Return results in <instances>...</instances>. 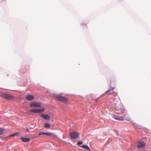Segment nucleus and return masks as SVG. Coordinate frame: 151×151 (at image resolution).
Here are the masks:
<instances>
[{
  "label": "nucleus",
  "mask_w": 151,
  "mask_h": 151,
  "mask_svg": "<svg viewBox=\"0 0 151 151\" xmlns=\"http://www.w3.org/2000/svg\"><path fill=\"white\" fill-rule=\"evenodd\" d=\"M41 116L45 120H49L50 119V117L48 115L41 114Z\"/></svg>",
  "instance_id": "obj_11"
},
{
  "label": "nucleus",
  "mask_w": 151,
  "mask_h": 151,
  "mask_svg": "<svg viewBox=\"0 0 151 151\" xmlns=\"http://www.w3.org/2000/svg\"><path fill=\"white\" fill-rule=\"evenodd\" d=\"M145 143L142 141H139L138 143L137 147L138 149H141L145 147Z\"/></svg>",
  "instance_id": "obj_6"
},
{
  "label": "nucleus",
  "mask_w": 151,
  "mask_h": 151,
  "mask_svg": "<svg viewBox=\"0 0 151 151\" xmlns=\"http://www.w3.org/2000/svg\"><path fill=\"white\" fill-rule=\"evenodd\" d=\"M114 88H115L114 87L109 88V89L105 92V93H107L109 92H110L113 90L114 89Z\"/></svg>",
  "instance_id": "obj_17"
},
{
  "label": "nucleus",
  "mask_w": 151,
  "mask_h": 151,
  "mask_svg": "<svg viewBox=\"0 0 151 151\" xmlns=\"http://www.w3.org/2000/svg\"><path fill=\"white\" fill-rule=\"evenodd\" d=\"M83 142H78L77 144L78 145H81L83 144Z\"/></svg>",
  "instance_id": "obj_20"
},
{
  "label": "nucleus",
  "mask_w": 151,
  "mask_h": 151,
  "mask_svg": "<svg viewBox=\"0 0 151 151\" xmlns=\"http://www.w3.org/2000/svg\"><path fill=\"white\" fill-rule=\"evenodd\" d=\"M116 110L117 111V113L119 114H123L125 111L124 109L122 108H119L116 109Z\"/></svg>",
  "instance_id": "obj_10"
},
{
  "label": "nucleus",
  "mask_w": 151,
  "mask_h": 151,
  "mask_svg": "<svg viewBox=\"0 0 151 151\" xmlns=\"http://www.w3.org/2000/svg\"><path fill=\"white\" fill-rule=\"evenodd\" d=\"M4 129L1 127H0V134H3L4 133Z\"/></svg>",
  "instance_id": "obj_14"
},
{
  "label": "nucleus",
  "mask_w": 151,
  "mask_h": 151,
  "mask_svg": "<svg viewBox=\"0 0 151 151\" xmlns=\"http://www.w3.org/2000/svg\"><path fill=\"white\" fill-rule=\"evenodd\" d=\"M45 110L44 109H33L30 110L29 111L30 112L40 113L43 112Z\"/></svg>",
  "instance_id": "obj_5"
},
{
  "label": "nucleus",
  "mask_w": 151,
  "mask_h": 151,
  "mask_svg": "<svg viewBox=\"0 0 151 151\" xmlns=\"http://www.w3.org/2000/svg\"><path fill=\"white\" fill-rule=\"evenodd\" d=\"M19 134V133H18V132L15 133L14 134H11V135H9V138L10 137H14L16 135H17Z\"/></svg>",
  "instance_id": "obj_15"
},
{
  "label": "nucleus",
  "mask_w": 151,
  "mask_h": 151,
  "mask_svg": "<svg viewBox=\"0 0 151 151\" xmlns=\"http://www.w3.org/2000/svg\"><path fill=\"white\" fill-rule=\"evenodd\" d=\"M50 125L48 123H46L45 124L44 127L45 128H49L50 127Z\"/></svg>",
  "instance_id": "obj_16"
},
{
  "label": "nucleus",
  "mask_w": 151,
  "mask_h": 151,
  "mask_svg": "<svg viewBox=\"0 0 151 151\" xmlns=\"http://www.w3.org/2000/svg\"><path fill=\"white\" fill-rule=\"evenodd\" d=\"M97 99H96V100L97 101Z\"/></svg>",
  "instance_id": "obj_22"
},
{
  "label": "nucleus",
  "mask_w": 151,
  "mask_h": 151,
  "mask_svg": "<svg viewBox=\"0 0 151 151\" xmlns=\"http://www.w3.org/2000/svg\"><path fill=\"white\" fill-rule=\"evenodd\" d=\"M52 133L50 132H40L38 133V135H46L47 136L52 135Z\"/></svg>",
  "instance_id": "obj_8"
},
{
  "label": "nucleus",
  "mask_w": 151,
  "mask_h": 151,
  "mask_svg": "<svg viewBox=\"0 0 151 151\" xmlns=\"http://www.w3.org/2000/svg\"><path fill=\"white\" fill-rule=\"evenodd\" d=\"M9 138V137L8 136L5 137H1V139L3 140H7Z\"/></svg>",
  "instance_id": "obj_18"
},
{
  "label": "nucleus",
  "mask_w": 151,
  "mask_h": 151,
  "mask_svg": "<svg viewBox=\"0 0 151 151\" xmlns=\"http://www.w3.org/2000/svg\"><path fill=\"white\" fill-rule=\"evenodd\" d=\"M127 120L130 122H133V121L131 119L130 117H127V119H126Z\"/></svg>",
  "instance_id": "obj_19"
},
{
  "label": "nucleus",
  "mask_w": 151,
  "mask_h": 151,
  "mask_svg": "<svg viewBox=\"0 0 151 151\" xmlns=\"http://www.w3.org/2000/svg\"><path fill=\"white\" fill-rule=\"evenodd\" d=\"M70 137L73 139H76L79 137L78 134L76 132H73L70 133Z\"/></svg>",
  "instance_id": "obj_3"
},
{
  "label": "nucleus",
  "mask_w": 151,
  "mask_h": 151,
  "mask_svg": "<svg viewBox=\"0 0 151 151\" xmlns=\"http://www.w3.org/2000/svg\"><path fill=\"white\" fill-rule=\"evenodd\" d=\"M30 106L31 107H39L41 106V104L38 102H32L30 104Z\"/></svg>",
  "instance_id": "obj_7"
},
{
  "label": "nucleus",
  "mask_w": 151,
  "mask_h": 151,
  "mask_svg": "<svg viewBox=\"0 0 151 151\" xmlns=\"http://www.w3.org/2000/svg\"><path fill=\"white\" fill-rule=\"evenodd\" d=\"M21 139L23 142H27L30 140V139L29 138H21Z\"/></svg>",
  "instance_id": "obj_12"
},
{
  "label": "nucleus",
  "mask_w": 151,
  "mask_h": 151,
  "mask_svg": "<svg viewBox=\"0 0 151 151\" xmlns=\"http://www.w3.org/2000/svg\"><path fill=\"white\" fill-rule=\"evenodd\" d=\"M0 96L6 99L12 100L14 99V97L12 95L6 93H1Z\"/></svg>",
  "instance_id": "obj_2"
},
{
  "label": "nucleus",
  "mask_w": 151,
  "mask_h": 151,
  "mask_svg": "<svg viewBox=\"0 0 151 151\" xmlns=\"http://www.w3.org/2000/svg\"><path fill=\"white\" fill-rule=\"evenodd\" d=\"M26 131H27V132H29V130H28V129H26Z\"/></svg>",
  "instance_id": "obj_21"
},
{
  "label": "nucleus",
  "mask_w": 151,
  "mask_h": 151,
  "mask_svg": "<svg viewBox=\"0 0 151 151\" xmlns=\"http://www.w3.org/2000/svg\"><path fill=\"white\" fill-rule=\"evenodd\" d=\"M81 147H82L83 148H84V149H85L87 150H88L89 151L91 150L90 149V148L89 147L88 145H83L81 146Z\"/></svg>",
  "instance_id": "obj_13"
},
{
  "label": "nucleus",
  "mask_w": 151,
  "mask_h": 151,
  "mask_svg": "<svg viewBox=\"0 0 151 151\" xmlns=\"http://www.w3.org/2000/svg\"><path fill=\"white\" fill-rule=\"evenodd\" d=\"M26 99L28 101H32L34 99V97L32 95H29L26 97Z\"/></svg>",
  "instance_id": "obj_9"
},
{
  "label": "nucleus",
  "mask_w": 151,
  "mask_h": 151,
  "mask_svg": "<svg viewBox=\"0 0 151 151\" xmlns=\"http://www.w3.org/2000/svg\"><path fill=\"white\" fill-rule=\"evenodd\" d=\"M112 117L114 119L119 121H124L125 118L122 116H118L114 114L112 115Z\"/></svg>",
  "instance_id": "obj_4"
},
{
  "label": "nucleus",
  "mask_w": 151,
  "mask_h": 151,
  "mask_svg": "<svg viewBox=\"0 0 151 151\" xmlns=\"http://www.w3.org/2000/svg\"><path fill=\"white\" fill-rule=\"evenodd\" d=\"M56 100L61 102L64 103H67L68 102V99L63 96L56 95L55 96Z\"/></svg>",
  "instance_id": "obj_1"
}]
</instances>
